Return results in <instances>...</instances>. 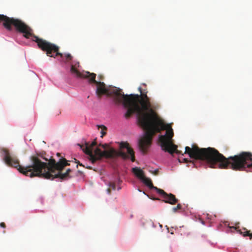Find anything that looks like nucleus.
Returning <instances> with one entry per match:
<instances>
[{
    "label": "nucleus",
    "mask_w": 252,
    "mask_h": 252,
    "mask_svg": "<svg viewBox=\"0 0 252 252\" xmlns=\"http://www.w3.org/2000/svg\"><path fill=\"white\" fill-rule=\"evenodd\" d=\"M0 226L4 228L6 227V225L4 222H1L0 223Z\"/></svg>",
    "instance_id": "23"
},
{
    "label": "nucleus",
    "mask_w": 252,
    "mask_h": 252,
    "mask_svg": "<svg viewBox=\"0 0 252 252\" xmlns=\"http://www.w3.org/2000/svg\"><path fill=\"white\" fill-rule=\"evenodd\" d=\"M177 160L180 163L187 164V166H196L198 162L211 168L240 170L248 167L252 171V158H177Z\"/></svg>",
    "instance_id": "6"
},
{
    "label": "nucleus",
    "mask_w": 252,
    "mask_h": 252,
    "mask_svg": "<svg viewBox=\"0 0 252 252\" xmlns=\"http://www.w3.org/2000/svg\"><path fill=\"white\" fill-rule=\"evenodd\" d=\"M164 125V128L159 131H156L152 135L148 134V129L142 127L145 132L138 142L139 149L143 154L146 153L149 149L153 136L156 133L160 132L161 130H166V133L164 135L159 136V141L162 149L166 152H169L172 156L176 153L177 154L188 155L189 158H226L214 148L208 147L207 148H200L196 144H192L190 147L186 146L184 153L177 150V147L172 141V138L174 135L173 130L168 125H166L163 120L160 118Z\"/></svg>",
    "instance_id": "2"
},
{
    "label": "nucleus",
    "mask_w": 252,
    "mask_h": 252,
    "mask_svg": "<svg viewBox=\"0 0 252 252\" xmlns=\"http://www.w3.org/2000/svg\"><path fill=\"white\" fill-rule=\"evenodd\" d=\"M79 67V62H76L73 64H72L70 70L71 73L77 77L87 79L91 75L90 74H91L92 73L86 71L80 72L77 69V68Z\"/></svg>",
    "instance_id": "8"
},
{
    "label": "nucleus",
    "mask_w": 252,
    "mask_h": 252,
    "mask_svg": "<svg viewBox=\"0 0 252 252\" xmlns=\"http://www.w3.org/2000/svg\"><path fill=\"white\" fill-rule=\"evenodd\" d=\"M138 90L140 92V94L145 93V94H147L148 92L147 91V90L145 89H142V88L140 87L138 88Z\"/></svg>",
    "instance_id": "20"
},
{
    "label": "nucleus",
    "mask_w": 252,
    "mask_h": 252,
    "mask_svg": "<svg viewBox=\"0 0 252 252\" xmlns=\"http://www.w3.org/2000/svg\"><path fill=\"white\" fill-rule=\"evenodd\" d=\"M44 159L48 162H42L39 158H29V164L21 165L18 158H3L6 165L16 168L20 173L31 177L37 176L51 180L54 178L66 180L70 178V168H67L65 172H62L66 166L69 165L66 158H60L58 162L55 158Z\"/></svg>",
    "instance_id": "3"
},
{
    "label": "nucleus",
    "mask_w": 252,
    "mask_h": 252,
    "mask_svg": "<svg viewBox=\"0 0 252 252\" xmlns=\"http://www.w3.org/2000/svg\"><path fill=\"white\" fill-rule=\"evenodd\" d=\"M0 23H2L3 26L7 31H11L13 26L17 32L23 33L25 38L32 37V40L37 43L39 48L46 52L47 56L54 58L57 56L63 57V54L59 52V46L34 35L32 28L21 20L0 14Z\"/></svg>",
    "instance_id": "5"
},
{
    "label": "nucleus",
    "mask_w": 252,
    "mask_h": 252,
    "mask_svg": "<svg viewBox=\"0 0 252 252\" xmlns=\"http://www.w3.org/2000/svg\"><path fill=\"white\" fill-rule=\"evenodd\" d=\"M56 156L57 157H61V158H64V156H61L60 153H57Z\"/></svg>",
    "instance_id": "24"
},
{
    "label": "nucleus",
    "mask_w": 252,
    "mask_h": 252,
    "mask_svg": "<svg viewBox=\"0 0 252 252\" xmlns=\"http://www.w3.org/2000/svg\"><path fill=\"white\" fill-rule=\"evenodd\" d=\"M130 159H131V161H132V162L135 161V158H130Z\"/></svg>",
    "instance_id": "25"
},
{
    "label": "nucleus",
    "mask_w": 252,
    "mask_h": 252,
    "mask_svg": "<svg viewBox=\"0 0 252 252\" xmlns=\"http://www.w3.org/2000/svg\"><path fill=\"white\" fill-rule=\"evenodd\" d=\"M141 181L145 185L148 186L150 188V189H154L156 190L157 192H158V190L160 189H158L157 187L154 186L150 178L145 177Z\"/></svg>",
    "instance_id": "12"
},
{
    "label": "nucleus",
    "mask_w": 252,
    "mask_h": 252,
    "mask_svg": "<svg viewBox=\"0 0 252 252\" xmlns=\"http://www.w3.org/2000/svg\"><path fill=\"white\" fill-rule=\"evenodd\" d=\"M123 103L127 108L125 117L129 119L134 113L137 115L139 125L148 129V134L153 135L155 132L164 128L160 118L151 107L150 98L147 94H123Z\"/></svg>",
    "instance_id": "1"
},
{
    "label": "nucleus",
    "mask_w": 252,
    "mask_h": 252,
    "mask_svg": "<svg viewBox=\"0 0 252 252\" xmlns=\"http://www.w3.org/2000/svg\"><path fill=\"white\" fill-rule=\"evenodd\" d=\"M46 153L44 151H40L36 153V156H32L31 158H38V157H40V158H45Z\"/></svg>",
    "instance_id": "16"
},
{
    "label": "nucleus",
    "mask_w": 252,
    "mask_h": 252,
    "mask_svg": "<svg viewBox=\"0 0 252 252\" xmlns=\"http://www.w3.org/2000/svg\"><path fill=\"white\" fill-rule=\"evenodd\" d=\"M74 160H76V158H73Z\"/></svg>",
    "instance_id": "26"
},
{
    "label": "nucleus",
    "mask_w": 252,
    "mask_h": 252,
    "mask_svg": "<svg viewBox=\"0 0 252 252\" xmlns=\"http://www.w3.org/2000/svg\"><path fill=\"white\" fill-rule=\"evenodd\" d=\"M98 126V127H100L101 129L100 132L101 134V137H103L104 135L106 134L107 127L103 125H101Z\"/></svg>",
    "instance_id": "15"
},
{
    "label": "nucleus",
    "mask_w": 252,
    "mask_h": 252,
    "mask_svg": "<svg viewBox=\"0 0 252 252\" xmlns=\"http://www.w3.org/2000/svg\"><path fill=\"white\" fill-rule=\"evenodd\" d=\"M230 228L235 229L238 233L242 234L244 237L249 236L251 240L252 239V233L250 232V230H248L246 228H243L242 229H239V227L236 226H232Z\"/></svg>",
    "instance_id": "10"
},
{
    "label": "nucleus",
    "mask_w": 252,
    "mask_h": 252,
    "mask_svg": "<svg viewBox=\"0 0 252 252\" xmlns=\"http://www.w3.org/2000/svg\"><path fill=\"white\" fill-rule=\"evenodd\" d=\"M109 188L107 189V192L110 194L111 192V189L115 190L116 189L115 184L114 183L111 182L109 184Z\"/></svg>",
    "instance_id": "17"
},
{
    "label": "nucleus",
    "mask_w": 252,
    "mask_h": 252,
    "mask_svg": "<svg viewBox=\"0 0 252 252\" xmlns=\"http://www.w3.org/2000/svg\"><path fill=\"white\" fill-rule=\"evenodd\" d=\"M90 75L87 79L90 83H94L96 85V93L99 97L106 94L107 96L111 97L116 104H119L122 103L123 92L121 89L114 87L109 91L106 88L104 83L95 80V73H92Z\"/></svg>",
    "instance_id": "7"
},
{
    "label": "nucleus",
    "mask_w": 252,
    "mask_h": 252,
    "mask_svg": "<svg viewBox=\"0 0 252 252\" xmlns=\"http://www.w3.org/2000/svg\"><path fill=\"white\" fill-rule=\"evenodd\" d=\"M228 158H252V153L248 152H242L239 155L229 156Z\"/></svg>",
    "instance_id": "13"
},
{
    "label": "nucleus",
    "mask_w": 252,
    "mask_h": 252,
    "mask_svg": "<svg viewBox=\"0 0 252 252\" xmlns=\"http://www.w3.org/2000/svg\"><path fill=\"white\" fill-rule=\"evenodd\" d=\"M64 57H65L67 61H69L72 60V56L69 53H67L64 54Z\"/></svg>",
    "instance_id": "18"
},
{
    "label": "nucleus",
    "mask_w": 252,
    "mask_h": 252,
    "mask_svg": "<svg viewBox=\"0 0 252 252\" xmlns=\"http://www.w3.org/2000/svg\"><path fill=\"white\" fill-rule=\"evenodd\" d=\"M182 208V206L180 204H178L176 207H173L172 208V211L173 212L175 213L178 210L181 209Z\"/></svg>",
    "instance_id": "19"
},
{
    "label": "nucleus",
    "mask_w": 252,
    "mask_h": 252,
    "mask_svg": "<svg viewBox=\"0 0 252 252\" xmlns=\"http://www.w3.org/2000/svg\"><path fill=\"white\" fill-rule=\"evenodd\" d=\"M92 163H94L96 160H98V159H100L101 158H89Z\"/></svg>",
    "instance_id": "21"
},
{
    "label": "nucleus",
    "mask_w": 252,
    "mask_h": 252,
    "mask_svg": "<svg viewBox=\"0 0 252 252\" xmlns=\"http://www.w3.org/2000/svg\"><path fill=\"white\" fill-rule=\"evenodd\" d=\"M89 158H135L134 152L127 142L119 143V149L116 150L111 146V143L97 144L96 139L91 143L83 140L77 144Z\"/></svg>",
    "instance_id": "4"
},
{
    "label": "nucleus",
    "mask_w": 252,
    "mask_h": 252,
    "mask_svg": "<svg viewBox=\"0 0 252 252\" xmlns=\"http://www.w3.org/2000/svg\"><path fill=\"white\" fill-rule=\"evenodd\" d=\"M0 154L3 158H12L13 156L8 149L4 148L0 149Z\"/></svg>",
    "instance_id": "14"
},
{
    "label": "nucleus",
    "mask_w": 252,
    "mask_h": 252,
    "mask_svg": "<svg viewBox=\"0 0 252 252\" xmlns=\"http://www.w3.org/2000/svg\"><path fill=\"white\" fill-rule=\"evenodd\" d=\"M158 193L162 196L164 200H163L166 203H169L171 205H174L178 202V199L176 198L175 196L172 194H168L163 189H160L158 190Z\"/></svg>",
    "instance_id": "9"
},
{
    "label": "nucleus",
    "mask_w": 252,
    "mask_h": 252,
    "mask_svg": "<svg viewBox=\"0 0 252 252\" xmlns=\"http://www.w3.org/2000/svg\"><path fill=\"white\" fill-rule=\"evenodd\" d=\"M133 173L139 179L142 180L145 176L143 171L140 168L135 167L132 169Z\"/></svg>",
    "instance_id": "11"
},
{
    "label": "nucleus",
    "mask_w": 252,
    "mask_h": 252,
    "mask_svg": "<svg viewBox=\"0 0 252 252\" xmlns=\"http://www.w3.org/2000/svg\"><path fill=\"white\" fill-rule=\"evenodd\" d=\"M153 174H154L155 175H158V169H156L154 170V171H151Z\"/></svg>",
    "instance_id": "22"
}]
</instances>
